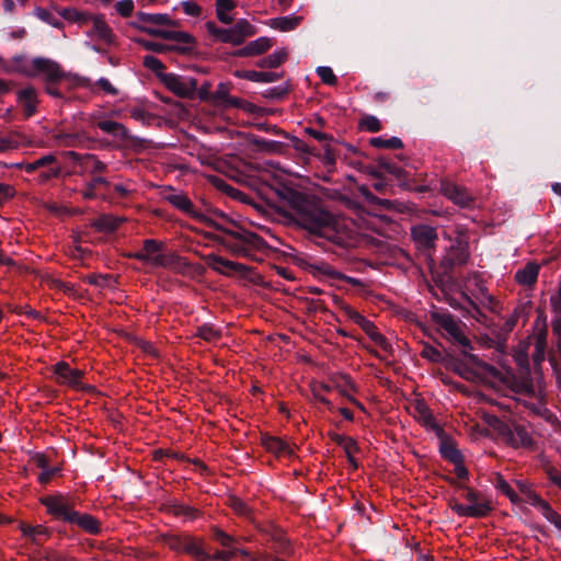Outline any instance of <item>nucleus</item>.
<instances>
[{"label": "nucleus", "instance_id": "obj_19", "mask_svg": "<svg viewBox=\"0 0 561 561\" xmlns=\"http://www.w3.org/2000/svg\"><path fill=\"white\" fill-rule=\"evenodd\" d=\"M263 531L268 539L274 542L273 549L276 554H283L286 557L293 556L294 549L282 529L271 527Z\"/></svg>", "mask_w": 561, "mask_h": 561}, {"label": "nucleus", "instance_id": "obj_47", "mask_svg": "<svg viewBox=\"0 0 561 561\" xmlns=\"http://www.w3.org/2000/svg\"><path fill=\"white\" fill-rule=\"evenodd\" d=\"M454 362V370L462 378L467 380H473L479 377V374L471 367L468 366V362L465 363L460 359L453 358Z\"/></svg>", "mask_w": 561, "mask_h": 561}, {"label": "nucleus", "instance_id": "obj_6", "mask_svg": "<svg viewBox=\"0 0 561 561\" xmlns=\"http://www.w3.org/2000/svg\"><path fill=\"white\" fill-rule=\"evenodd\" d=\"M27 76L41 77L45 82V91L47 94L56 99H65V95L56 87L57 83L66 78V73L58 62L48 58L36 57L31 61Z\"/></svg>", "mask_w": 561, "mask_h": 561}, {"label": "nucleus", "instance_id": "obj_10", "mask_svg": "<svg viewBox=\"0 0 561 561\" xmlns=\"http://www.w3.org/2000/svg\"><path fill=\"white\" fill-rule=\"evenodd\" d=\"M206 263L211 270L226 276H231L234 273L245 276L250 272L249 266L227 260L214 253L206 256Z\"/></svg>", "mask_w": 561, "mask_h": 561}, {"label": "nucleus", "instance_id": "obj_30", "mask_svg": "<svg viewBox=\"0 0 561 561\" xmlns=\"http://www.w3.org/2000/svg\"><path fill=\"white\" fill-rule=\"evenodd\" d=\"M168 513L174 515V516H182L185 520H195L202 515V512L193 506L172 502L167 507Z\"/></svg>", "mask_w": 561, "mask_h": 561}, {"label": "nucleus", "instance_id": "obj_14", "mask_svg": "<svg viewBox=\"0 0 561 561\" xmlns=\"http://www.w3.org/2000/svg\"><path fill=\"white\" fill-rule=\"evenodd\" d=\"M139 27L141 30V32H145L152 37L163 38L167 41H173L179 44H185L184 46H190L192 49H193V47L191 45L196 43L194 36L186 32L162 30V28H156V27H145V26H139Z\"/></svg>", "mask_w": 561, "mask_h": 561}, {"label": "nucleus", "instance_id": "obj_34", "mask_svg": "<svg viewBox=\"0 0 561 561\" xmlns=\"http://www.w3.org/2000/svg\"><path fill=\"white\" fill-rule=\"evenodd\" d=\"M236 5L237 4L233 0H216L217 19L224 24H231L233 22V18L229 15L228 12L232 11Z\"/></svg>", "mask_w": 561, "mask_h": 561}, {"label": "nucleus", "instance_id": "obj_46", "mask_svg": "<svg viewBox=\"0 0 561 561\" xmlns=\"http://www.w3.org/2000/svg\"><path fill=\"white\" fill-rule=\"evenodd\" d=\"M205 26L207 32L216 39L230 44L229 28L219 27L214 21L206 22Z\"/></svg>", "mask_w": 561, "mask_h": 561}, {"label": "nucleus", "instance_id": "obj_2", "mask_svg": "<svg viewBox=\"0 0 561 561\" xmlns=\"http://www.w3.org/2000/svg\"><path fill=\"white\" fill-rule=\"evenodd\" d=\"M39 501L54 518L69 525H76L89 535L96 536L102 533V522L89 513L76 511L72 502L64 494L47 495L41 497Z\"/></svg>", "mask_w": 561, "mask_h": 561}, {"label": "nucleus", "instance_id": "obj_44", "mask_svg": "<svg viewBox=\"0 0 561 561\" xmlns=\"http://www.w3.org/2000/svg\"><path fill=\"white\" fill-rule=\"evenodd\" d=\"M526 316H527V312H526L525 306L516 307L514 309V311L512 312V314L503 323L502 331L506 334L512 332L514 330L517 321L519 320V318L526 317Z\"/></svg>", "mask_w": 561, "mask_h": 561}, {"label": "nucleus", "instance_id": "obj_17", "mask_svg": "<svg viewBox=\"0 0 561 561\" xmlns=\"http://www.w3.org/2000/svg\"><path fill=\"white\" fill-rule=\"evenodd\" d=\"M442 193L454 204L460 207H470L473 203L472 196L467 190L460 185L451 182H443L440 187Z\"/></svg>", "mask_w": 561, "mask_h": 561}, {"label": "nucleus", "instance_id": "obj_39", "mask_svg": "<svg viewBox=\"0 0 561 561\" xmlns=\"http://www.w3.org/2000/svg\"><path fill=\"white\" fill-rule=\"evenodd\" d=\"M93 22V31L98 34V36L106 42H111L113 33L110 26L106 24L104 18L102 15H94L92 18Z\"/></svg>", "mask_w": 561, "mask_h": 561}, {"label": "nucleus", "instance_id": "obj_50", "mask_svg": "<svg viewBox=\"0 0 561 561\" xmlns=\"http://www.w3.org/2000/svg\"><path fill=\"white\" fill-rule=\"evenodd\" d=\"M344 451L347 458L348 463L352 466L353 469L358 468V461L353 456L354 453L359 451V447L354 438H348L347 444L344 445Z\"/></svg>", "mask_w": 561, "mask_h": 561}, {"label": "nucleus", "instance_id": "obj_51", "mask_svg": "<svg viewBox=\"0 0 561 561\" xmlns=\"http://www.w3.org/2000/svg\"><path fill=\"white\" fill-rule=\"evenodd\" d=\"M163 542L173 551L183 552L185 536L178 535H165L163 536Z\"/></svg>", "mask_w": 561, "mask_h": 561}, {"label": "nucleus", "instance_id": "obj_42", "mask_svg": "<svg viewBox=\"0 0 561 561\" xmlns=\"http://www.w3.org/2000/svg\"><path fill=\"white\" fill-rule=\"evenodd\" d=\"M144 66L154 72V75L162 81V76L168 75L167 72H163L165 69L164 64L158 59L157 57L152 55H146L142 60Z\"/></svg>", "mask_w": 561, "mask_h": 561}, {"label": "nucleus", "instance_id": "obj_29", "mask_svg": "<svg viewBox=\"0 0 561 561\" xmlns=\"http://www.w3.org/2000/svg\"><path fill=\"white\" fill-rule=\"evenodd\" d=\"M538 274L539 265L529 262L515 273V280L520 285L533 286L537 282Z\"/></svg>", "mask_w": 561, "mask_h": 561}, {"label": "nucleus", "instance_id": "obj_32", "mask_svg": "<svg viewBox=\"0 0 561 561\" xmlns=\"http://www.w3.org/2000/svg\"><path fill=\"white\" fill-rule=\"evenodd\" d=\"M287 57H288L287 51L285 49H279V50H276L273 54L257 60L256 66L260 68L274 69V68L279 67L282 64H284L286 61Z\"/></svg>", "mask_w": 561, "mask_h": 561}, {"label": "nucleus", "instance_id": "obj_8", "mask_svg": "<svg viewBox=\"0 0 561 561\" xmlns=\"http://www.w3.org/2000/svg\"><path fill=\"white\" fill-rule=\"evenodd\" d=\"M411 236L420 250L426 257H432L438 239L437 231L428 225H417L411 229Z\"/></svg>", "mask_w": 561, "mask_h": 561}, {"label": "nucleus", "instance_id": "obj_7", "mask_svg": "<svg viewBox=\"0 0 561 561\" xmlns=\"http://www.w3.org/2000/svg\"><path fill=\"white\" fill-rule=\"evenodd\" d=\"M172 93L182 99H193L197 91V80L169 72L161 81Z\"/></svg>", "mask_w": 561, "mask_h": 561}, {"label": "nucleus", "instance_id": "obj_24", "mask_svg": "<svg viewBox=\"0 0 561 561\" xmlns=\"http://www.w3.org/2000/svg\"><path fill=\"white\" fill-rule=\"evenodd\" d=\"M234 76L240 79H245L252 82H275L282 79L283 73L271 72V71H256V70H237Z\"/></svg>", "mask_w": 561, "mask_h": 561}, {"label": "nucleus", "instance_id": "obj_48", "mask_svg": "<svg viewBox=\"0 0 561 561\" xmlns=\"http://www.w3.org/2000/svg\"><path fill=\"white\" fill-rule=\"evenodd\" d=\"M35 15L43 22H45L54 27L60 28L64 25L62 21H60L51 11H49L47 9L37 8L35 10Z\"/></svg>", "mask_w": 561, "mask_h": 561}, {"label": "nucleus", "instance_id": "obj_60", "mask_svg": "<svg viewBox=\"0 0 561 561\" xmlns=\"http://www.w3.org/2000/svg\"><path fill=\"white\" fill-rule=\"evenodd\" d=\"M59 467H50L48 466L46 469L42 470L38 474V482L43 485H46L50 482L51 478L60 472Z\"/></svg>", "mask_w": 561, "mask_h": 561}, {"label": "nucleus", "instance_id": "obj_1", "mask_svg": "<svg viewBox=\"0 0 561 561\" xmlns=\"http://www.w3.org/2000/svg\"><path fill=\"white\" fill-rule=\"evenodd\" d=\"M273 195L267 201L276 213L312 236L333 243L342 241L343 224L319 197L285 184L273 188Z\"/></svg>", "mask_w": 561, "mask_h": 561}, {"label": "nucleus", "instance_id": "obj_27", "mask_svg": "<svg viewBox=\"0 0 561 561\" xmlns=\"http://www.w3.org/2000/svg\"><path fill=\"white\" fill-rule=\"evenodd\" d=\"M96 127L102 131L116 137L123 141L129 140V130L122 124L115 121L103 119L96 123Z\"/></svg>", "mask_w": 561, "mask_h": 561}, {"label": "nucleus", "instance_id": "obj_3", "mask_svg": "<svg viewBox=\"0 0 561 561\" xmlns=\"http://www.w3.org/2000/svg\"><path fill=\"white\" fill-rule=\"evenodd\" d=\"M443 479L449 485L460 491L461 499L468 502V504H462L455 496H450L447 500L448 507L459 517L484 518L491 514L493 511L492 502L483 493L456 480L454 477L444 476Z\"/></svg>", "mask_w": 561, "mask_h": 561}, {"label": "nucleus", "instance_id": "obj_36", "mask_svg": "<svg viewBox=\"0 0 561 561\" xmlns=\"http://www.w3.org/2000/svg\"><path fill=\"white\" fill-rule=\"evenodd\" d=\"M183 552L188 553L199 561H209L210 554H208L194 538L185 536Z\"/></svg>", "mask_w": 561, "mask_h": 561}, {"label": "nucleus", "instance_id": "obj_63", "mask_svg": "<svg viewBox=\"0 0 561 561\" xmlns=\"http://www.w3.org/2000/svg\"><path fill=\"white\" fill-rule=\"evenodd\" d=\"M288 93V89L285 87H274L265 90L263 96L272 100H282Z\"/></svg>", "mask_w": 561, "mask_h": 561}, {"label": "nucleus", "instance_id": "obj_61", "mask_svg": "<svg viewBox=\"0 0 561 561\" xmlns=\"http://www.w3.org/2000/svg\"><path fill=\"white\" fill-rule=\"evenodd\" d=\"M34 529L33 543L36 546H42L43 542L49 537V530L43 525H37Z\"/></svg>", "mask_w": 561, "mask_h": 561}, {"label": "nucleus", "instance_id": "obj_53", "mask_svg": "<svg viewBox=\"0 0 561 561\" xmlns=\"http://www.w3.org/2000/svg\"><path fill=\"white\" fill-rule=\"evenodd\" d=\"M213 538L225 548H230L236 542L234 537L228 535L218 527L213 528Z\"/></svg>", "mask_w": 561, "mask_h": 561}, {"label": "nucleus", "instance_id": "obj_9", "mask_svg": "<svg viewBox=\"0 0 561 561\" xmlns=\"http://www.w3.org/2000/svg\"><path fill=\"white\" fill-rule=\"evenodd\" d=\"M469 255V248L466 242L458 241L456 244H453L440 262L444 275L450 276L455 266L465 265Z\"/></svg>", "mask_w": 561, "mask_h": 561}, {"label": "nucleus", "instance_id": "obj_33", "mask_svg": "<svg viewBox=\"0 0 561 561\" xmlns=\"http://www.w3.org/2000/svg\"><path fill=\"white\" fill-rule=\"evenodd\" d=\"M302 21L301 16L297 15H287L275 18L271 20V26L273 28H277L282 32H288L295 30Z\"/></svg>", "mask_w": 561, "mask_h": 561}, {"label": "nucleus", "instance_id": "obj_4", "mask_svg": "<svg viewBox=\"0 0 561 561\" xmlns=\"http://www.w3.org/2000/svg\"><path fill=\"white\" fill-rule=\"evenodd\" d=\"M218 227L221 228V232L225 233L226 237L216 233H207V238L222 245L233 255L250 256L253 250H262L266 247L265 240L253 231L242 227H237L236 230H227L221 226Z\"/></svg>", "mask_w": 561, "mask_h": 561}, {"label": "nucleus", "instance_id": "obj_43", "mask_svg": "<svg viewBox=\"0 0 561 561\" xmlns=\"http://www.w3.org/2000/svg\"><path fill=\"white\" fill-rule=\"evenodd\" d=\"M494 485L499 491L506 495L512 503L517 504L520 502L518 494L513 490L510 483L501 474H497Z\"/></svg>", "mask_w": 561, "mask_h": 561}, {"label": "nucleus", "instance_id": "obj_28", "mask_svg": "<svg viewBox=\"0 0 561 561\" xmlns=\"http://www.w3.org/2000/svg\"><path fill=\"white\" fill-rule=\"evenodd\" d=\"M439 453L440 456L450 463L463 462V455L457 448L455 442L448 437L440 439Z\"/></svg>", "mask_w": 561, "mask_h": 561}, {"label": "nucleus", "instance_id": "obj_64", "mask_svg": "<svg viewBox=\"0 0 561 561\" xmlns=\"http://www.w3.org/2000/svg\"><path fill=\"white\" fill-rule=\"evenodd\" d=\"M42 558L45 561H68L70 557L62 554L58 551H55L53 549H45Z\"/></svg>", "mask_w": 561, "mask_h": 561}, {"label": "nucleus", "instance_id": "obj_38", "mask_svg": "<svg viewBox=\"0 0 561 561\" xmlns=\"http://www.w3.org/2000/svg\"><path fill=\"white\" fill-rule=\"evenodd\" d=\"M136 16L140 22L148 24L164 25V23H171V18L167 13H146L139 11Z\"/></svg>", "mask_w": 561, "mask_h": 561}, {"label": "nucleus", "instance_id": "obj_12", "mask_svg": "<svg viewBox=\"0 0 561 561\" xmlns=\"http://www.w3.org/2000/svg\"><path fill=\"white\" fill-rule=\"evenodd\" d=\"M377 162L378 168L381 169L383 173L393 175L404 190H414V180L411 178V174L408 171L397 165L393 161L386 157H380ZM417 191L424 192L426 191V187L421 186L417 188Z\"/></svg>", "mask_w": 561, "mask_h": 561}, {"label": "nucleus", "instance_id": "obj_55", "mask_svg": "<svg viewBox=\"0 0 561 561\" xmlns=\"http://www.w3.org/2000/svg\"><path fill=\"white\" fill-rule=\"evenodd\" d=\"M522 491L526 493L525 502L529 505L537 507L539 511L546 505L548 502L543 500L539 494L534 491L526 490L522 486Z\"/></svg>", "mask_w": 561, "mask_h": 561}, {"label": "nucleus", "instance_id": "obj_45", "mask_svg": "<svg viewBox=\"0 0 561 561\" xmlns=\"http://www.w3.org/2000/svg\"><path fill=\"white\" fill-rule=\"evenodd\" d=\"M195 335L206 342H213L218 340L221 333L214 325L206 323L196 329Z\"/></svg>", "mask_w": 561, "mask_h": 561}, {"label": "nucleus", "instance_id": "obj_5", "mask_svg": "<svg viewBox=\"0 0 561 561\" xmlns=\"http://www.w3.org/2000/svg\"><path fill=\"white\" fill-rule=\"evenodd\" d=\"M164 243L156 239L144 240V248L136 253L127 254V257L149 263L154 267L178 270L182 257L175 253H163Z\"/></svg>", "mask_w": 561, "mask_h": 561}, {"label": "nucleus", "instance_id": "obj_56", "mask_svg": "<svg viewBox=\"0 0 561 561\" xmlns=\"http://www.w3.org/2000/svg\"><path fill=\"white\" fill-rule=\"evenodd\" d=\"M360 126L370 133H378L381 129L380 121L374 115L364 116Z\"/></svg>", "mask_w": 561, "mask_h": 561}, {"label": "nucleus", "instance_id": "obj_16", "mask_svg": "<svg viewBox=\"0 0 561 561\" xmlns=\"http://www.w3.org/2000/svg\"><path fill=\"white\" fill-rule=\"evenodd\" d=\"M54 373L57 375V382L67 385L71 388H79L81 386V379L83 371L79 369H72L67 362H59L54 366Z\"/></svg>", "mask_w": 561, "mask_h": 561}, {"label": "nucleus", "instance_id": "obj_58", "mask_svg": "<svg viewBox=\"0 0 561 561\" xmlns=\"http://www.w3.org/2000/svg\"><path fill=\"white\" fill-rule=\"evenodd\" d=\"M343 313L350 319L352 320L354 323H356L358 327L364 322V320L366 319V317H364L363 314H360L357 310H355L354 308H352L350 305H343L341 307Z\"/></svg>", "mask_w": 561, "mask_h": 561}, {"label": "nucleus", "instance_id": "obj_31", "mask_svg": "<svg viewBox=\"0 0 561 561\" xmlns=\"http://www.w3.org/2000/svg\"><path fill=\"white\" fill-rule=\"evenodd\" d=\"M124 220V218L114 217L111 215H101L92 222V227L98 231L114 232L119 228Z\"/></svg>", "mask_w": 561, "mask_h": 561}, {"label": "nucleus", "instance_id": "obj_40", "mask_svg": "<svg viewBox=\"0 0 561 561\" xmlns=\"http://www.w3.org/2000/svg\"><path fill=\"white\" fill-rule=\"evenodd\" d=\"M525 374H526L525 377L514 378L513 389L519 393L533 394L534 393V382H533V378L530 377V371L527 369Z\"/></svg>", "mask_w": 561, "mask_h": 561}, {"label": "nucleus", "instance_id": "obj_25", "mask_svg": "<svg viewBox=\"0 0 561 561\" xmlns=\"http://www.w3.org/2000/svg\"><path fill=\"white\" fill-rule=\"evenodd\" d=\"M433 319L442 329H444L450 335V337L454 341L461 335V329L459 328L454 316L450 314L449 312H436L433 314Z\"/></svg>", "mask_w": 561, "mask_h": 561}, {"label": "nucleus", "instance_id": "obj_22", "mask_svg": "<svg viewBox=\"0 0 561 561\" xmlns=\"http://www.w3.org/2000/svg\"><path fill=\"white\" fill-rule=\"evenodd\" d=\"M273 46V41L268 37H259L244 47L234 51V56L237 57H249V56H257L265 51H267Z\"/></svg>", "mask_w": 561, "mask_h": 561}, {"label": "nucleus", "instance_id": "obj_41", "mask_svg": "<svg viewBox=\"0 0 561 561\" xmlns=\"http://www.w3.org/2000/svg\"><path fill=\"white\" fill-rule=\"evenodd\" d=\"M369 144L375 148H385V149H401L403 148V142L399 137H391L389 139H385L383 137H374L369 140Z\"/></svg>", "mask_w": 561, "mask_h": 561}, {"label": "nucleus", "instance_id": "obj_23", "mask_svg": "<svg viewBox=\"0 0 561 561\" xmlns=\"http://www.w3.org/2000/svg\"><path fill=\"white\" fill-rule=\"evenodd\" d=\"M18 101L23 107L26 118L32 117L37 110V94L33 87H26L18 92Z\"/></svg>", "mask_w": 561, "mask_h": 561}, {"label": "nucleus", "instance_id": "obj_37", "mask_svg": "<svg viewBox=\"0 0 561 561\" xmlns=\"http://www.w3.org/2000/svg\"><path fill=\"white\" fill-rule=\"evenodd\" d=\"M533 444V439L529 436L526 427L520 424H516L513 428V444L508 446L518 448L519 446L528 447Z\"/></svg>", "mask_w": 561, "mask_h": 561}, {"label": "nucleus", "instance_id": "obj_11", "mask_svg": "<svg viewBox=\"0 0 561 561\" xmlns=\"http://www.w3.org/2000/svg\"><path fill=\"white\" fill-rule=\"evenodd\" d=\"M455 342L462 346L461 353L465 356L466 360L470 363V365L483 370L486 375L493 378H500L501 373L495 366L483 362L476 354L469 352L473 350V347L471 341L463 333H461V335L458 339H456Z\"/></svg>", "mask_w": 561, "mask_h": 561}, {"label": "nucleus", "instance_id": "obj_59", "mask_svg": "<svg viewBox=\"0 0 561 561\" xmlns=\"http://www.w3.org/2000/svg\"><path fill=\"white\" fill-rule=\"evenodd\" d=\"M231 95L229 94V85L227 83L220 82L217 85L216 91L213 93V100L220 101L224 105L228 102V99Z\"/></svg>", "mask_w": 561, "mask_h": 561}, {"label": "nucleus", "instance_id": "obj_18", "mask_svg": "<svg viewBox=\"0 0 561 561\" xmlns=\"http://www.w3.org/2000/svg\"><path fill=\"white\" fill-rule=\"evenodd\" d=\"M261 445L266 451L274 454L276 457L294 456V450L287 442L277 436H272L267 433L261 435Z\"/></svg>", "mask_w": 561, "mask_h": 561}, {"label": "nucleus", "instance_id": "obj_26", "mask_svg": "<svg viewBox=\"0 0 561 561\" xmlns=\"http://www.w3.org/2000/svg\"><path fill=\"white\" fill-rule=\"evenodd\" d=\"M485 421L505 444H513V428L508 423L496 415H488Z\"/></svg>", "mask_w": 561, "mask_h": 561}, {"label": "nucleus", "instance_id": "obj_21", "mask_svg": "<svg viewBox=\"0 0 561 561\" xmlns=\"http://www.w3.org/2000/svg\"><path fill=\"white\" fill-rule=\"evenodd\" d=\"M136 43L141 45L145 49L149 51H153L157 54H165L169 51H176L181 55H187L192 53V48L190 46H181V45H168L163 43L152 42L145 38L136 39Z\"/></svg>", "mask_w": 561, "mask_h": 561}, {"label": "nucleus", "instance_id": "obj_49", "mask_svg": "<svg viewBox=\"0 0 561 561\" xmlns=\"http://www.w3.org/2000/svg\"><path fill=\"white\" fill-rule=\"evenodd\" d=\"M421 356L434 363H443L445 360L443 353L435 346L427 343L424 344Z\"/></svg>", "mask_w": 561, "mask_h": 561}, {"label": "nucleus", "instance_id": "obj_20", "mask_svg": "<svg viewBox=\"0 0 561 561\" xmlns=\"http://www.w3.org/2000/svg\"><path fill=\"white\" fill-rule=\"evenodd\" d=\"M256 28L248 20L240 19L233 26L229 27L230 44L234 46L241 45L247 37L253 36Z\"/></svg>", "mask_w": 561, "mask_h": 561}, {"label": "nucleus", "instance_id": "obj_13", "mask_svg": "<svg viewBox=\"0 0 561 561\" xmlns=\"http://www.w3.org/2000/svg\"><path fill=\"white\" fill-rule=\"evenodd\" d=\"M163 199L170 203L176 209L198 221L201 211L195 209L192 201L186 194L178 192L172 186H169L163 192Z\"/></svg>", "mask_w": 561, "mask_h": 561}, {"label": "nucleus", "instance_id": "obj_62", "mask_svg": "<svg viewBox=\"0 0 561 561\" xmlns=\"http://www.w3.org/2000/svg\"><path fill=\"white\" fill-rule=\"evenodd\" d=\"M115 8L122 16L128 18L131 15L135 5L133 0H121L116 3Z\"/></svg>", "mask_w": 561, "mask_h": 561}, {"label": "nucleus", "instance_id": "obj_52", "mask_svg": "<svg viewBox=\"0 0 561 561\" xmlns=\"http://www.w3.org/2000/svg\"><path fill=\"white\" fill-rule=\"evenodd\" d=\"M251 142L257 148L266 151H276L278 148L282 147V144L279 141L268 140L257 136H253Z\"/></svg>", "mask_w": 561, "mask_h": 561}, {"label": "nucleus", "instance_id": "obj_57", "mask_svg": "<svg viewBox=\"0 0 561 561\" xmlns=\"http://www.w3.org/2000/svg\"><path fill=\"white\" fill-rule=\"evenodd\" d=\"M84 159L88 162H91V174L92 175H99L106 171L107 165L100 161L94 154H85Z\"/></svg>", "mask_w": 561, "mask_h": 561}, {"label": "nucleus", "instance_id": "obj_54", "mask_svg": "<svg viewBox=\"0 0 561 561\" xmlns=\"http://www.w3.org/2000/svg\"><path fill=\"white\" fill-rule=\"evenodd\" d=\"M317 75L320 77L322 82L328 85H335L337 83V78L330 67H327V66L318 67Z\"/></svg>", "mask_w": 561, "mask_h": 561}, {"label": "nucleus", "instance_id": "obj_15", "mask_svg": "<svg viewBox=\"0 0 561 561\" xmlns=\"http://www.w3.org/2000/svg\"><path fill=\"white\" fill-rule=\"evenodd\" d=\"M198 221L220 232L221 228L218 226H221L227 230H236L237 227H240L234 220L219 209L210 210L209 215L201 213Z\"/></svg>", "mask_w": 561, "mask_h": 561}, {"label": "nucleus", "instance_id": "obj_35", "mask_svg": "<svg viewBox=\"0 0 561 561\" xmlns=\"http://www.w3.org/2000/svg\"><path fill=\"white\" fill-rule=\"evenodd\" d=\"M183 552L188 553L199 561H209L210 554H208L194 538L185 536Z\"/></svg>", "mask_w": 561, "mask_h": 561}]
</instances>
